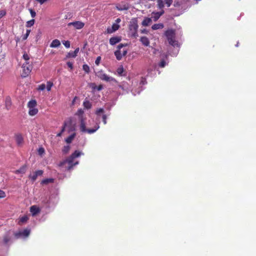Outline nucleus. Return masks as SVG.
<instances>
[{
	"label": "nucleus",
	"mask_w": 256,
	"mask_h": 256,
	"mask_svg": "<svg viewBox=\"0 0 256 256\" xmlns=\"http://www.w3.org/2000/svg\"><path fill=\"white\" fill-rule=\"evenodd\" d=\"M141 32L142 34H147L148 31L146 29H144L141 30Z\"/></svg>",
	"instance_id": "obj_56"
},
{
	"label": "nucleus",
	"mask_w": 256,
	"mask_h": 256,
	"mask_svg": "<svg viewBox=\"0 0 256 256\" xmlns=\"http://www.w3.org/2000/svg\"><path fill=\"white\" fill-rule=\"evenodd\" d=\"M16 140L17 144L18 146H21L22 144L24 139L22 136L20 134L16 135Z\"/></svg>",
	"instance_id": "obj_16"
},
{
	"label": "nucleus",
	"mask_w": 256,
	"mask_h": 256,
	"mask_svg": "<svg viewBox=\"0 0 256 256\" xmlns=\"http://www.w3.org/2000/svg\"><path fill=\"white\" fill-rule=\"evenodd\" d=\"M116 9L118 10H128L130 8L129 4L125 2H122L120 4H116Z\"/></svg>",
	"instance_id": "obj_9"
},
{
	"label": "nucleus",
	"mask_w": 256,
	"mask_h": 256,
	"mask_svg": "<svg viewBox=\"0 0 256 256\" xmlns=\"http://www.w3.org/2000/svg\"><path fill=\"white\" fill-rule=\"evenodd\" d=\"M30 30H26V32L25 34L24 35V36H22V40H26L27 39L28 36H29L30 34Z\"/></svg>",
	"instance_id": "obj_40"
},
{
	"label": "nucleus",
	"mask_w": 256,
	"mask_h": 256,
	"mask_svg": "<svg viewBox=\"0 0 256 256\" xmlns=\"http://www.w3.org/2000/svg\"><path fill=\"white\" fill-rule=\"evenodd\" d=\"M96 76L100 80L106 82L116 81V80L114 78L109 76L104 73L102 70L98 71L96 74Z\"/></svg>",
	"instance_id": "obj_6"
},
{
	"label": "nucleus",
	"mask_w": 256,
	"mask_h": 256,
	"mask_svg": "<svg viewBox=\"0 0 256 256\" xmlns=\"http://www.w3.org/2000/svg\"><path fill=\"white\" fill-rule=\"evenodd\" d=\"M6 196V193L4 191L0 190V198H4Z\"/></svg>",
	"instance_id": "obj_48"
},
{
	"label": "nucleus",
	"mask_w": 256,
	"mask_h": 256,
	"mask_svg": "<svg viewBox=\"0 0 256 256\" xmlns=\"http://www.w3.org/2000/svg\"><path fill=\"white\" fill-rule=\"evenodd\" d=\"M174 6L175 8H178L180 7L183 2V0H174Z\"/></svg>",
	"instance_id": "obj_30"
},
{
	"label": "nucleus",
	"mask_w": 256,
	"mask_h": 256,
	"mask_svg": "<svg viewBox=\"0 0 256 256\" xmlns=\"http://www.w3.org/2000/svg\"><path fill=\"white\" fill-rule=\"evenodd\" d=\"M29 11L30 12L31 16L32 18H34L36 16V12L33 10H32V8H30L29 10Z\"/></svg>",
	"instance_id": "obj_45"
},
{
	"label": "nucleus",
	"mask_w": 256,
	"mask_h": 256,
	"mask_svg": "<svg viewBox=\"0 0 256 256\" xmlns=\"http://www.w3.org/2000/svg\"><path fill=\"white\" fill-rule=\"evenodd\" d=\"M83 70L87 74L90 72V67L88 64H84L82 66Z\"/></svg>",
	"instance_id": "obj_36"
},
{
	"label": "nucleus",
	"mask_w": 256,
	"mask_h": 256,
	"mask_svg": "<svg viewBox=\"0 0 256 256\" xmlns=\"http://www.w3.org/2000/svg\"><path fill=\"white\" fill-rule=\"evenodd\" d=\"M138 20L136 18L132 19L128 26V35L134 38L138 37Z\"/></svg>",
	"instance_id": "obj_3"
},
{
	"label": "nucleus",
	"mask_w": 256,
	"mask_h": 256,
	"mask_svg": "<svg viewBox=\"0 0 256 256\" xmlns=\"http://www.w3.org/2000/svg\"><path fill=\"white\" fill-rule=\"evenodd\" d=\"M100 60H101V57L100 56H98L95 60L96 64L97 66H98L100 64Z\"/></svg>",
	"instance_id": "obj_46"
},
{
	"label": "nucleus",
	"mask_w": 256,
	"mask_h": 256,
	"mask_svg": "<svg viewBox=\"0 0 256 256\" xmlns=\"http://www.w3.org/2000/svg\"><path fill=\"white\" fill-rule=\"evenodd\" d=\"M76 133H74L72 134L71 135H70L69 136H68L66 139V142L67 143V144H70L72 142V140H74V137L76 136Z\"/></svg>",
	"instance_id": "obj_28"
},
{
	"label": "nucleus",
	"mask_w": 256,
	"mask_h": 256,
	"mask_svg": "<svg viewBox=\"0 0 256 256\" xmlns=\"http://www.w3.org/2000/svg\"><path fill=\"white\" fill-rule=\"evenodd\" d=\"M4 59V55L2 53V51L0 50V66L3 63Z\"/></svg>",
	"instance_id": "obj_37"
},
{
	"label": "nucleus",
	"mask_w": 256,
	"mask_h": 256,
	"mask_svg": "<svg viewBox=\"0 0 256 256\" xmlns=\"http://www.w3.org/2000/svg\"><path fill=\"white\" fill-rule=\"evenodd\" d=\"M44 172L42 170H38L36 171L33 174H30L28 177L32 181H35L38 176H40L43 174Z\"/></svg>",
	"instance_id": "obj_11"
},
{
	"label": "nucleus",
	"mask_w": 256,
	"mask_h": 256,
	"mask_svg": "<svg viewBox=\"0 0 256 256\" xmlns=\"http://www.w3.org/2000/svg\"><path fill=\"white\" fill-rule=\"evenodd\" d=\"M173 0H164V2L167 7H170L172 4Z\"/></svg>",
	"instance_id": "obj_38"
},
{
	"label": "nucleus",
	"mask_w": 256,
	"mask_h": 256,
	"mask_svg": "<svg viewBox=\"0 0 256 256\" xmlns=\"http://www.w3.org/2000/svg\"><path fill=\"white\" fill-rule=\"evenodd\" d=\"M60 45V41L58 39H55L52 41L50 44V47L52 48H58Z\"/></svg>",
	"instance_id": "obj_21"
},
{
	"label": "nucleus",
	"mask_w": 256,
	"mask_h": 256,
	"mask_svg": "<svg viewBox=\"0 0 256 256\" xmlns=\"http://www.w3.org/2000/svg\"><path fill=\"white\" fill-rule=\"evenodd\" d=\"M46 88V85L44 84H41L40 86H38V90H43Z\"/></svg>",
	"instance_id": "obj_43"
},
{
	"label": "nucleus",
	"mask_w": 256,
	"mask_h": 256,
	"mask_svg": "<svg viewBox=\"0 0 256 256\" xmlns=\"http://www.w3.org/2000/svg\"><path fill=\"white\" fill-rule=\"evenodd\" d=\"M70 148V146H64L63 148V149L62 150V152L64 154H68L69 152Z\"/></svg>",
	"instance_id": "obj_32"
},
{
	"label": "nucleus",
	"mask_w": 256,
	"mask_h": 256,
	"mask_svg": "<svg viewBox=\"0 0 256 256\" xmlns=\"http://www.w3.org/2000/svg\"><path fill=\"white\" fill-rule=\"evenodd\" d=\"M44 148H40L39 150H38V152L40 154H42L43 153H44Z\"/></svg>",
	"instance_id": "obj_55"
},
{
	"label": "nucleus",
	"mask_w": 256,
	"mask_h": 256,
	"mask_svg": "<svg viewBox=\"0 0 256 256\" xmlns=\"http://www.w3.org/2000/svg\"><path fill=\"white\" fill-rule=\"evenodd\" d=\"M158 6L160 9H162L164 6V1L163 0H157Z\"/></svg>",
	"instance_id": "obj_31"
},
{
	"label": "nucleus",
	"mask_w": 256,
	"mask_h": 256,
	"mask_svg": "<svg viewBox=\"0 0 256 256\" xmlns=\"http://www.w3.org/2000/svg\"><path fill=\"white\" fill-rule=\"evenodd\" d=\"M30 234V230L28 229H24L22 231H20L14 234V236L16 238H18L21 237H28Z\"/></svg>",
	"instance_id": "obj_7"
},
{
	"label": "nucleus",
	"mask_w": 256,
	"mask_h": 256,
	"mask_svg": "<svg viewBox=\"0 0 256 256\" xmlns=\"http://www.w3.org/2000/svg\"><path fill=\"white\" fill-rule=\"evenodd\" d=\"M27 166L26 165H24L22 166H21L19 169L15 170L14 172V173L16 174H25Z\"/></svg>",
	"instance_id": "obj_18"
},
{
	"label": "nucleus",
	"mask_w": 256,
	"mask_h": 256,
	"mask_svg": "<svg viewBox=\"0 0 256 256\" xmlns=\"http://www.w3.org/2000/svg\"><path fill=\"white\" fill-rule=\"evenodd\" d=\"M122 56H124L127 54V50L126 48H124L122 50H121Z\"/></svg>",
	"instance_id": "obj_53"
},
{
	"label": "nucleus",
	"mask_w": 256,
	"mask_h": 256,
	"mask_svg": "<svg viewBox=\"0 0 256 256\" xmlns=\"http://www.w3.org/2000/svg\"><path fill=\"white\" fill-rule=\"evenodd\" d=\"M151 22H152V20L150 18H146L142 22V25L143 26H148L150 24Z\"/></svg>",
	"instance_id": "obj_27"
},
{
	"label": "nucleus",
	"mask_w": 256,
	"mask_h": 256,
	"mask_svg": "<svg viewBox=\"0 0 256 256\" xmlns=\"http://www.w3.org/2000/svg\"><path fill=\"white\" fill-rule=\"evenodd\" d=\"M66 124L64 123V126H62L61 131L59 133H58L56 134L57 136H60L64 132L65 130V128H66Z\"/></svg>",
	"instance_id": "obj_39"
},
{
	"label": "nucleus",
	"mask_w": 256,
	"mask_h": 256,
	"mask_svg": "<svg viewBox=\"0 0 256 256\" xmlns=\"http://www.w3.org/2000/svg\"><path fill=\"white\" fill-rule=\"evenodd\" d=\"M140 42L144 46H148L150 44V40L146 36H142L140 38Z\"/></svg>",
	"instance_id": "obj_20"
},
{
	"label": "nucleus",
	"mask_w": 256,
	"mask_h": 256,
	"mask_svg": "<svg viewBox=\"0 0 256 256\" xmlns=\"http://www.w3.org/2000/svg\"><path fill=\"white\" fill-rule=\"evenodd\" d=\"M79 52V48H76L74 51L69 52L67 55L66 58H76L78 53Z\"/></svg>",
	"instance_id": "obj_19"
},
{
	"label": "nucleus",
	"mask_w": 256,
	"mask_h": 256,
	"mask_svg": "<svg viewBox=\"0 0 256 256\" xmlns=\"http://www.w3.org/2000/svg\"><path fill=\"white\" fill-rule=\"evenodd\" d=\"M34 22H35V20L34 19H32L28 21L26 23V27H30V26H32L34 24Z\"/></svg>",
	"instance_id": "obj_34"
},
{
	"label": "nucleus",
	"mask_w": 256,
	"mask_h": 256,
	"mask_svg": "<svg viewBox=\"0 0 256 256\" xmlns=\"http://www.w3.org/2000/svg\"><path fill=\"white\" fill-rule=\"evenodd\" d=\"M123 70H124V69H123V68H122V67L119 68L118 69V72L119 74H122V72H123Z\"/></svg>",
	"instance_id": "obj_54"
},
{
	"label": "nucleus",
	"mask_w": 256,
	"mask_h": 256,
	"mask_svg": "<svg viewBox=\"0 0 256 256\" xmlns=\"http://www.w3.org/2000/svg\"><path fill=\"white\" fill-rule=\"evenodd\" d=\"M84 111L82 109H78L76 115L78 116L80 121V130L82 132H87L89 134L96 132L100 128L98 124H96L92 128H86V118L84 116Z\"/></svg>",
	"instance_id": "obj_1"
},
{
	"label": "nucleus",
	"mask_w": 256,
	"mask_h": 256,
	"mask_svg": "<svg viewBox=\"0 0 256 256\" xmlns=\"http://www.w3.org/2000/svg\"><path fill=\"white\" fill-rule=\"evenodd\" d=\"M68 26H72L77 30H80L84 28V23L80 21H76L68 24Z\"/></svg>",
	"instance_id": "obj_8"
},
{
	"label": "nucleus",
	"mask_w": 256,
	"mask_h": 256,
	"mask_svg": "<svg viewBox=\"0 0 256 256\" xmlns=\"http://www.w3.org/2000/svg\"><path fill=\"white\" fill-rule=\"evenodd\" d=\"M10 240V238L8 236H4L3 238V242L4 244H7Z\"/></svg>",
	"instance_id": "obj_33"
},
{
	"label": "nucleus",
	"mask_w": 256,
	"mask_h": 256,
	"mask_svg": "<svg viewBox=\"0 0 256 256\" xmlns=\"http://www.w3.org/2000/svg\"><path fill=\"white\" fill-rule=\"evenodd\" d=\"M54 182V179L52 178H46L43 180L41 182L42 184H48L50 183H53Z\"/></svg>",
	"instance_id": "obj_25"
},
{
	"label": "nucleus",
	"mask_w": 256,
	"mask_h": 256,
	"mask_svg": "<svg viewBox=\"0 0 256 256\" xmlns=\"http://www.w3.org/2000/svg\"><path fill=\"white\" fill-rule=\"evenodd\" d=\"M76 98H77V97H76V96H75V97L73 99L72 102V104H74V103L75 100H76Z\"/></svg>",
	"instance_id": "obj_58"
},
{
	"label": "nucleus",
	"mask_w": 256,
	"mask_h": 256,
	"mask_svg": "<svg viewBox=\"0 0 256 256\" xmlns=\"http://www.w3.org/2000/svg\"><path fill=\"white\" fill-rule=\"evenodd\" d=\"M63 44H64V46L66 48H70V41H68V40L64 41V42H63Z\"/></svg>",
	"instance_id": "obj_44"
},
{
	"label": "nucleus",
	"mask_w": 256,
	"mask_h": 256,
	"mask_svg": "<svg viewBox=\"0 0 256 256\" xmlns=\"http://www.w3.org/2000/svg\"><path fill=\"white\" fill-rule=\"evenodd\" d=\"M32 68V65L31 64H30L28 62H24L22 66V71L21 74L22 77H27L31 72Z\"/></svg>",
	"instance_id": "obj_5"
},
{
	"label": "nucleus",
	"mask_w": 256,
	"mask_h": 256,
	"mask_svg": "<svg viewBox=\"0 0 256 256\" xmlns=\"http://www.w3.org/2000/svg\"><path fill=\"white\" fill-rule=\"evenodd\" d=\"M12 105V100L10 96H7L5 100V106L6 110H9L10 109Z\"/></svg>",
	"instance_id": "obj_15"
},
{
	"label": "nucleus",
	"mask_w": 256,
	"mask_h": 256,
	"mask_svg": "<svg viewBox=\"0 0 256 256\" xmlns=\"http://www.w3.org/2000/svg\"><path fill=\"white\" fill-rule=\"evenodd\" d=\"M121 21V20L120 18H118L116 20V24H118Z\"/></svg>",
	"instance_id": "obj_57"
},
{
	"label": "nucleus",
	"mask_w": 256,
	"mask_h": 256,
	"mask_svg": "<svg viewBox=\"0 0 256 256\" xmlns=\"http://www.w3.org/2000/svg\"><path fill=\"white\" fill-rule=\"evenodd\" d=\"M104 112V110L102 108H100L96 111V114L97 115H98L100 113L103 112Z\"/></svg>",
	"instance_id": "obj_47"
},
{
	"label": "nucleus",
	"mask_w": 256,
	"mask_h": 256,
	"mask_svg": "<svg viewBox=\"0 0 256 256\" xmlns=\"http://www.w3.org/2000/svg\"><path fill=\"white\" fill-rule=\"evenodd\" d=\"M28 220V218L27 216H24L21 218H20L18 222V224L20 226L22 225L23 224L26 222Z\"/></svg>",
	"instance_id": "obj_23"
},
{
	"label": "nucleus",
	"mask_w": 256,
	"mask_h": 256,
	"mask_svg": "<svg viewBox=\"0 0 256 256\" xmlns=\"http://www.w3.org/2000/svg\"><path fill=\"white\" fill-rule=\"evenodd\" d=\"M24 59L26 60V62H28V60H30V56L26 52H24L22 56Z\"/></svg>",
	"instance_id": "obj_42"
},
{
	"label": "nucleus",
	"mask_w": 256,
	"mask_h": 256,
	"mask_svg": "<svg viewBox=\"0 0 256 256\" xmlns=\"http://www.w3.org/2000/svg\"><path fill=\"white\" fill-rule=\"evenodd\" d=\"M53 86V82L50 81L47 82L46 83V89L48 91H50L52 87Z\"/></svg>",
	"instance_id": "obj_35"
},
{
	"label": "nucleus",
	"mask_w": 256,
	"mask_h": 256,
	"mask_svg": "<svg viewBox=\"0 0 256 256\" xmlns=\"http://www.w3.org/2000/svg\"><path fill=\"white\" fill-rule=\"evenodd\" d=\"M120 26L118 24H113L112 27H108L106 29L108 34H112L118 30Z\"/></svg>",
	"instance_id": "obj_12"
},
{
	"label": "nucleus",
	"mask_w": 256,
	"mask_h": 256,
	"mask_svg": "<svg viewBox=\"0 0 256 256\" xmlns=\"http://www.w3.org/2000/svg\"><path fill=\"white\" fill-rule=\"evenodd\" d=\"M66 64H67L68 66L70 68L71 70L73 68V64H72V62H67Z\"/></svg>",
	"instance_id": "obj_52"
},
{
	"label": "nucleus",
	"mask_w": 256,
	"mask_h": 256,
	"mask_svg": "<svg viewBox=\"0 0 256 256\" xmlns=\"http://www.w3.org/2000/svg\"><path fill=\"white\" fill-rule=\"evenodd\" d=\"M6 14V12L4 10H2L0 11V18H2Z\"/></svg>",
	"instance_id": "obj_49"
},
{
	"label": "nucleus",
	"mask_w": 256,
	"mask_h": 256,
	"mask_svg": "<svg viewBox=\"0 0 256 256\" xmlns=\"http://www.w3.org/2000/svg\"><path fill=\"white\" fill-rule=\"evenodd\" d=\"M37 106L36 101L35 100H32L28 102V108H32V107H36Z\"/></svg>",
	"instance_id": "obj_24"
},
{
	"label": "nucleus",
	"mask_w": 256,
	"mask_h": 256,
	"mask_svg": "<svg viewBox=\"0 0 256 256\" xmlns=\"http://www.w3.org/2000/svg\"><path fill=\"white\" fill-rule=\"evenodd\" d=\"M166 65V62L164 60H162L160 62L158 66L160 68H164Z\"/></svg>",
	"instance_id": "obj_41"
},
{
	"label": "nucleus",
	"mask_w": 256,
	"mask_h": 256,
	"mask_svg": "<svg viewBox=\"0 0 256 256\" xmlns=\"http://www.w3.org/2000/svg\"><path fill=\"white\" fill-rule=\"evenodd\" d=\"M124 46V45L122 44H120L118 46V50H116L115 52H114V55L116 58V59L118 60H122V52H121V49L122 48V47Z\"/></svg>",
	"instance_id": "obj_10"
},
{
	"label": "nucleus",
	"mask_w": 256,
	"mask_h": 256,
	"mask_svg": "<svg viewBox=\"0 0 256 256\" xmlns=\"http://www.w3.org/2000/svg\"><path fill=\"white\" fill-rule=\"evenodd\" d=\"M121 38L120 36H114L110 39V44L113 46L119 42L121 40Z\"/></svg>",
	"instance_id": "obj_14"
},
{
	"label": "nucleus",
	"mask_w": 256,
	"mask_h": 256,
	"mask_svg": "<svg viewBox=\"0 0 256 256\" xmlns=\"http://www.w3.org/2000/svg\"><path fill=\"white\" fill-rule=\"evenodd\" d=\"M29 108L28 114L30 116H34L36 115L38 112V109L37 108H36V107H32V108Z\"/></svg>",
	"instance_id": "obj_22"
},
{
	"label": "nucleus",
	"mask_w": 256,
	"mask_h": 256,
	"mask_svg": "<svg viewBox=\"0 0 256 256\" xmlns=\"http://www.w3.org/2000/svg\"><path fill=\"white\" fill-rule=\"evenodd\" d=\"M81 155V152L78 150H75L69 157H68L65 160H64L62 164H68V166L67 170H70L72 168L78 164V161H75L74 159L78 158Z\"/></svg>",
	"instance_id": "obj_2"
},
{
	"label": "nucleus",
	"mask_w": 256,
	"mask_h": 256,
	"mask_svg": "<svg viewBox=\"0 0 256 256\" xmlns=\"http://www.w3.org/2000/svg\"><path fill=\"white\" fill-rule=\"evenodd\" d=\"M164 13V11L162 10L160 12H152V18H154V21H156Z\"/></svg>",
	"instance_id": "obj_17"
},
{
	"label": "nucleus",
	"mask_w": 256,
	"mask_h": 256,
	"mask_svg": "<svg viewBox=\"0 0 256 256\" xmlns=\"http://www.w3.org/2000/svg\"><path fill=\"white\" fill-rule=\"evenodd\" d=\"M164 35L170 44L174 46H178V42L176 40V30L169 29L164 32Z\"/></svg>",
	"instance_id": "obj_4"
},
{
	"label": "nucleus",
	"mask_w": 256,
	"mask_h": 256,
	"mask_svg": "<svg viewBox=\"0 0 256 256\" xmlns=\"http://www.w3.org/2000/svg\"><path fill=\"white\" fill-rule=\"evenodd\" d=\"M92 104L88 100H85L83 102V106L85 108L90 109L92 108Z\"/></svg>",
	"instance_id": "obj_29"
},
{
	"label": "nucleus",
	"mask_w": 256,
	"mask_h": 256,
	"mask_svg": "<svg viewBox=\"0 0 256 256\" xmlns=\"http://www.w3.org/2000/svg\"><path fill=\"white\" fill-rule=\"evenodd\" d=\"M164 27V26L162 24H154L152 26V28L153 30H156L158 29H162Z\"/></svg>",
	"instance_id": "obj_26"
},
{
	"label": "nucleus",
	"mask_w": 256,
	"mask_h": 256,
	"mask_svg": "<svg viewBox=\"0 0 256 256\" xmlns=\"http://www.w3.org/2000/svg\"><path fill=\"white\" fill-rule=\"evenodd\" d=\"M102 121H103V122L104 124H106V114H104L102 116Z\"/></svg>",
	"instance_id": "obj_51"
},
{
	"label": "nucleus",
	"mask_w": 256,
	"mask_h": 256,
	"mask_svg": "<svg viewBox=\"0 0 256 256\" xmlns=\"http://www.w3.org/2000/svg\"><path fill=\"white\" fill-rule=\"evenodd\" d=\"M30 212L32 213V216H34L40 212V208L36 205H34L30 206Z\"/></svg>",
	"instance_id": "obj_13"
},
{
	"label": "nucleus",
	"mask_w": 256,
	"mask_h": 256,
	"mask_svg": "<svg viewBox=\"0 0 256 256\" xmlns=\"http://www.w3.org/2000/svg\"><path fill=\"white\" fill-rule=\"evenodd\" d=\"M94 88L96 89L98 91L101 90L103 88V86L102 84L98 86H96Z\"/></svg>",
	"instance_id": "obj_50"
}]
</instances>
